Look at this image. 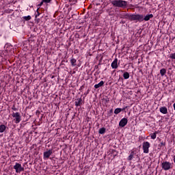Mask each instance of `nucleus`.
Segmentation results:
<instances>
[{"mask_svg":"<svg viewBox=\"0 0 175 175\" xmlns=\"http://www.w3.org/2000/svg\"><path fill=\"white\" fill-rule=\"evenodd\" d=\"M31 16H24L23 19L25 20V21H29L31 20Z\"/></svg>","mask_w":175,"mask_h":175,"instance_id":"b1692460","label":"nucleus"},{"mask_svg":"<svg viewBox=\"0 0 175 175\" xmlns=\"http://www.w3.org/2000/svg\"><path fill=\"white\" fill-rule=\"evenodd\" d=\"M4 131H6V126L4 124L0 125V133H3Z\"/></svg>","mask_w":175,"mask_h":175,"instance_id":"dca6fc26","label":"nucleus"},{"mask_svg":"<svg viewBox=\"0 0 175 175\" xmlns=\"http://www.w3.org/2000/svg\"><path fill=\"white\" fill-rule=\"evenodd\" d=\"M118 62V59L116 58L113 62L111 63V68L112 69H117L118 68V64H117Z\"/></svg>","mask_w":175,"mask_h":175,"instance_id":"9d476101","label":"nucleus"},{"mask_svg":"<svg viewBox=\"0 0 175 175\" xmlns=\"http://www.w3.org/2000/svg\"><path fill=\"white\" fill-rule=\"evenodd\" d=\"M135 157V151H131L130 155L128 157V161H132Z\"/></svg>","mask_w":175,"mask_h":175,"instance_id":"2eb2a0df","label":"nucleus"},{"mask_svg":"<svg viewBox=\"0 0 175 175\" xmlns=\"http://www.w3.org/2000/svg\"><path fill=\"white\" fill-rule=\"evenodd\" d=\"M75 103V106L77 107H79V106H81L83 105V99H81V98H78L76 100Z\"/></svg>","mask_w":175,"mask_h":175,"instance_id":"9b49d317","label":"nucleus"},{"mask_svg":"<svg viewBox=\"0 0 175 175\" xmlns=\"http://www.w3.org/2000/svg\"><path fill=\"white\" fill-rule=\"evenodd\" d=\"M43 3H44V2H43V1H42L40 2V3H39V4L38 5V8H40V6H42V5H43Z\"/></svg>","mask_w":175,"mask_h":175,"instance_id":"cd10ccee","label":"nucleus"},{"mask_svg":"<svg viewBox=\"0 0 175 175\" xmlns=\"http://www.w3.org/2000/svg\"><path fill=\"white\" fill-rule=\"evenodd\" d=\"M120 24H125V21H121Z\"/></svg>","mask_w":175,"mask_h":175,"instance_id":"7c9ffc66","label":"nucleus"},{"mask_svg":"<svg viewBox=\"0 0 175 175\" xmlns=\"http://www.w3.org/2000/svg\"><path fill=\"white\" fill-rule=\"evenodd\" d=\"M36 114H37V116H39V114H40V111H36Z\"/></svg>","mask_w":175,"mask_h":175,"instance_id":"c756f323","label":"nucleus"},{"mask_svg":"<svg viewBox=\"0 0 175 175\" xmlns=\"http://www.w3.org/2000/svg\"><path fill=\"white\" fill-rule=\"evenodd\" d=\"M109 113V114H113V109H110Z\"/></svg>","mask_w":175,"mask_h":175,"instance_id":"c85d7f7f","label":"nucleus"},{"mask_svg":"<svg viewBox=\"0 0 175 175\" xmlns=\"http://www.w3.org/2000/svg\"><path fill=\"white\" fill-rule=\"evenodd\" d=\"M14 169L16 170V173H21V172H24V167L21 166V164L18 163H16L15 165H14Z\"/></svg>","mask_w":175,"mask_h":175,"instance_id":"39448f33","label":"nucleus"},{"mask_svg":"<svg viewBox=\"0 0 175 175\" xmlns=\"http://www.w3.org/2000/svg\"><path fill=\"white\" fill-rule=\"evenodd\" d=\"M123 110H125V108L121 109V108H116L114 111L115 114H120L121 111H123Z\"/></svg>","mask_w":175,"mask_h":175,"instance_id":"4468645a","label":"nucleus"},{"mask_svg":"<svg viewBox=\"0 0 175 175\" xmlns=\"http://www.w3.org/2000/svg\"><path fill=\"white\" fill-rule=\"evenodd\" d=\"M154 17V15L152 14H147L146 16L143 14H137L136 17V21H138L139 23H142V21H149L150 18H152Z\"/></svg>","mask_w":175,"mask_h":175,"instance_id":"f03ea898","label":"nucleus"},{"mask_svg":"<svg viewBox=\"0 0 175 175\" xmlns=\"http://www.w3.org/2000/svg\"><path fill=\"white\" fill-rule=\"evenodd\" d=\"M12 110H16V108H12Z\"/></svg>","mask_w":175,"mask_h":175,"instance_id":"f704fd0d","label":"nucleus"},{"mask_svg":"<svg viewBox=\"0 0 175 175\" xmlns=\"http://www.w3.org/2000/svg\"><path fill=\"white\" fill-rule=\"evenodd\" d=\"M123 77L124 79H125L126 80L128 79L129 78V72H124L123 74Z\"/></svg>","mask_w":175,"mask_h":175,"instance_id":"6ab92c4d","label":"nucleus"},{"mask_svg":"<svg viewBox=\"0 0 175 175\" xmlns=\"http://www.w3.org/2000/svg\"><path fill=\"white\" fill-rule=\"evenodd\" d=\"M12 117L14 118H15V123L16 124H18L20 122V121H21V116H20V113L18 112H16V113H13L12 114Z\"/></svg>","mask_w":175,"mask_h":175,"instance_id":"423d86ee","label":"nucleus"},{"mask_svg":"<svg viewBox=\"0 0 175 175\" xmlns=\"http://www.w3.org/2000/svg\"><path fill=\"white\" fill-rule=\"evenodd\" d=\"M42 2H44V3H50V2H51V0H42Z\"/></svg>","mask_w":175,"mask_h":175,"instance_id":"bb28decb","label":"nucleus"},{"mask_svg":"<svg viewBox=\"0 0 175 175\" xmlns=\"http://www.w3.org/2000/svg\"><path fill=\"white\" fill-rule=\"evenodd\" d=\"M160 112H161L162 114H167V108L166 107H161L160 108Z\"/></svg>","mask_w":175,"mask_h":175,"instance_id":"ddd939ff","label":"nucleus"},{"mask_svg":"<svg viewBox=\"0 0 175 175\" xmlns=\"http://www.w3.org/2000/svg\"><path fill=\"white\" fill-rule=\"evenodd\" d=\"M170 58H171L172 59H175V53H171Z\"/></svg>","mask_w":175,"mask_h":175,"instance_id":"393cba45","label":"nucleus"},{"mask_svg":"<svg viewBox=\"0 0 175 175\" xmlns=\"http://www.w3.org/2000/svg\"><path fill=\"white\" fill-rule=\"evenodd\" d=\"M160 75L161 76H165V75H166V69L162 68L161 70H160Z\"/></svg>","mask_w":175,"mask_h":175,"instance_id":"aec40b11","label":"nucleus"},{"mask_svg":"<svg viewBox=\"0 0 175 175\" xmlns=\"http://www.w3.org/2000/svg\"><path fill=\"white\" fill-rule=\"evenodd\" d=\"M75 36H76V38L79 37V33H76Z\"/></svg>","mask_w":175,"mask_h":175,"instance_id":"2f4dec72","label":"nucleus"},{"mask_svg":"<svg viewBox=\"0 0 175 175\" xmlns=\"http://www.w3.org/2000/svg\"><path fill=\"white\" fill-rule=\"evenodd\" d=\"M120 72H122V73H124V70H121Z\"/></svg>","mask_w":175,"mask_h":175,"instance_id":"72a5a7b5","label":"nucleus"},{"mask_svg":"<svg viewBox=\"0 0 175 175\" xmlns=\"http://www.w3.org/2000/svg\"><path fill=\"white\" fill-rule=\"evenodd\" d=\"M126 124H128V119L126 118H124L120 121L119 126H121V128H124V126H125Z\"/></svg>","mask_w":175,"mask_h":175,"instance_id":"1a4fd4ad","label":"nucleus"},{"mask_svg":"<svg viewBox=\"0 0 175 175\" xmlns=\"http://www.w3.org/2000/svg\"><path fill=\"white\" fill-rule=\"evenodd\" d=\"M119 80H121V81H122V80H124L122 78L120 77Z\"/></svg>","mask_w":175,"mask_h":175,"instance_id":"473e14b6","label":"nucleus"},{"mask_svg":"<svg viewBox=\"0 0 175 175\" xmlns=\"http://www.w3.org/2000/svg\"><path fill=\"white\" fill-rule=\"evenodd\" d=\"M111 153L112 154V155H113V157H117L118 152L116 150H112Z\"/></svg>","mask_w":175,"mask_h":175,"instance_id":"412c9836","label":"nucleus"},{"mask_svg":"<svg viewBox=\"0 0 175 175\" xmlns=\"http://www.w3.org/2000/svg\"><path fill=\"white\" fill-rule=\"evenodd\" d=\"M137 14H120V18H128L131 21H136Z\"/></svg>","mask_w":175,"mask_h":175,"instance_id":"7ed1b4c3","label":"nucleus"},{"mask_svg":"<svg viewBox=\"0 0 175 175\" xmlns=\"http://www.w3.org/2000/svg\"><path fill=\"white\" fill-rule=\"evenodd\" d=\"M38 16H40V12H39V8L37 10V14H36V18H38Z\"/></svg>","mask_w":175,"mask_h":175,"instance_id":"a878e982","label":"nucleus"},{"mask_svg":"<svg viewBox=\"0 0 175 175\" xmlns=\"http://www.w3.org/2000/svg\"><path fill=\"white\" fill-rule=\"evenodd\" d=\"M111 4L115 8H126L128 5V2L123 0H113L111 1Z\"/></svg>","mask_w":175,"mask_h":175,"instance_id":"f257e3e1","label":"nucleus"},{"mask_svg":"<svg viewBox=\"0 0 175 175\" xmlns=\"http://www.w3.org/2000/svg\"><path fill=\"white\" fill-rule=\"evenodd\" d=\"M157 133H158L157 131H155L152 135H151V139H157Z\"/></svg>","mask_w":175,"mask_h":175,"instance_id":"4be33fe9","label":"nucleus"},{"mask_svg":"<svg viewBox=\"0 0 175 175\" xmlns=\"http://www.w3.org/2000/svg\"><path fill=\"white\" fill-rule=\"evenodd\" d=\"M104 85H105V81H101L98 84L94 85V88H96V90H98V88H100V87H103Z\"/></svg>","mask_w":175,"mask_h":175,"instance_id":"f8f14e48","label":"nucleus"},{"mask_svg":"<svg viewBox=\"0 0 175 175\" xmlns=\"http://www.w3.org/2000/svg\"><path fill=\"white\" fill-rule=\"evenodd\" d=\"M165 146H166V142H161L160 144H159V147H160V148L162 147H165Z\"/></svg>","mask_w":175,"mask_h":175,"instance_id":"5701e85b","label":"nucleus"},{"mask_svg":"<svg viewBox=\"0 0 175 175\" xmlns=\"http://www.w3.org/2000/svg\"><path fill=\"white\" fill-rule=\"evenodd\" d=\"M70 62H71V66H76V62H77V60H76V59H75V58H72L71 59H70Z\"/></svg>","mask_w":175,"mask_h":175,"instance_id":"a211bd4d","label":"nucleus"},{"mask_svg":"<svg viewBox=\"0 0 175 175\" xmlns=\"http://www.w3.org/2000/svg\"><path fill=\"white\" fill-rule=\"evenodd\" d=\"M98 133H100V135H103L104 133H106V128H100L98 131Z\"/></svg>","mask_w":175,"mask_h":175,"instance_id":"f3484780","label":"nucleus"},{"mask_svg":"<svg viewBox=\"0 0 175 175\" xmlns=\"http://www.w3.org/2000/svg\"><path fill=\"white\" fill-rule=\"evenodd\" d=\"M150 148V142H146L143 143V150L144 154H148L149 149Z\"/></svg>","mask_w":175,"mask_h":175,"instance_id":"0eeeda50","label":"nucleus"},{"mask_svg":"<svg viewBox=\"0 0 175 175\" xmlns=\"http://www.w3.org/2000/svg\"><path fill=\"white\" fill-rule=\"evenodd\" d=\"M53 154V149H50L48 151L44 152V159H49L50 156Z\"/></svg>","mask_w":175,"mask_h":175,"instance_id":"6e6552de","label":"nucleus"},{"mask_svg":"<svg viewBox=\"0 0 175 175\" xmlns=\"http://www.w3.org/2000/svg\"><path fill=\"white\" fill-rule=\"evenodd\" d=\"M161 167L163 170H170L172 169V163L168 161H164L161 163Z\"/></svg>","mask_w":175,"mask_h":175,"instance_id":"20e7f679","label":"nucleus"}]
</instances>
